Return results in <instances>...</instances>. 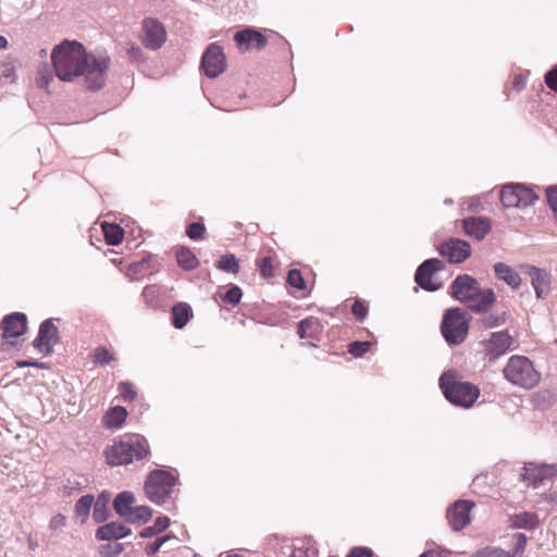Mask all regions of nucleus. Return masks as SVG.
Wrapping results in <instances>:
<instances>
[{"label": "nucleus", "mask_w": 557, "mask_h": 557, "mask_svg": "<svg viewBox=\"0 0 557 557\" xmlns=\"http://www.w3.org/2000/svg\"><path fill=\"white\" fill-rule=\"evenodd\" d=\"M52 64L61 81L71 82L84 76L88 89L97 90L103 87L109 58H96L88 54L84 46L77 41L65 40L57 46L51 53Z\"/></svg>", "instance_id": "nucleus-1"}, {"label": "nucleus", "mask_w": 557, "mask_h": 557, "mask_svg": "<svg viewBox=\"0 0 557 557\" xmlns=\"http://www.w3.org/2000/svg\"><path fill=\"white\" fill-rule=\"evenodd\" d=\"M451 296L475 312L487 311L495 302L493 289H481L479 282L468 275H458L450 285Z\"/></svg>", "instance_id": "nucleus-2"}, {"label": "nucleus", "mask_w": 557, "mask_h": 557, "mask_svg": "<svg viewBox=\"0 0 557 557\" xmlns=\"http://www.w3.org/2000/svg\"><path fill=\"white\" fill-rule=\"evenodd\" d=\"M150 456V446L143 435H132L114 442L104 449L107 463L111 467L125 466Z\"/></svg>", "instance_id": "nucleus-3"}, {"label": "nucleus", "mask_w": 557, "mask_h": 557, "mask_svg": "<svg viewBox=\"0 0 557 557\" xmlns=\"http://www.w3.org/2000/svg\"><path fill=\"white\" fill-rule=\"evenodd\" d=\"M440 386L447 400L462 408L472 407L480 396V388L462 381L456 371L444 372L440 377Z\"/></svg>", "instance_id": "nucleus-4"}, {"label": "nucleus", "mask_w": 557, "mask_h": 557, "mask_svg": "<svg viewBox=\"0 0 557 557\" xmlns=\"http://www.w3.org/2000/svg\"><path fill=\"white\" fill-rule=\"evenodd\" d=\"M504 377L515 386L532 389L539 385L541 373L525 356H511L503 369Z\"/></svg>", "instance_id": "nucleus-5"}, {"label": "nucleus", "mask_w": 557, "mask_h": 557, "mask_svg": "<svg viewBox=\"0 0 557 557\" xmlns=\"http://www.w3.org/2000/svg\"><path fill=\"white\" fill-rule=\"evenodd\" d=\"M441 332L449 345H460L467 338L469 320L463 309L451 308L444 313Z\"/></svg>", "instance_id": "nucleus-6"}, {"label": "nucleus", "mask_w": 557, "mask_h": 557, "mask_svg": "<svg viewBox=\"0 0 557 557\" xmlns=\"http://www.w3.org/2000/svg\"><path fill=\"white\" fill-rule=\"evenodd\" d=\"M177 479L165 470L150 472L145 482V494L154 504H163L170 496Z\"/></svg>", "instance_id": "nucleus-7"}, {"label": "nucleus", "mask_w": 557, "mask_h": 557, "mask_svg": "<svg viewBox=\"0 0 557 557\" xmlns=\"http://www.w3.org/2000/svg\"><path fill=\"white\" fill-rule=\"evenodd\" d=\"M537 198L531 187L519 183L507 184L500 191V200L507 208L527 207L533 205Z\"/></svg>", "instance_id": "nucleus-8"}, {"label": "nucleus", "mask_w": 557, "mask_h": 557, "mask_svg": "<svg viewBox=\"0 0 557 557\" xmlns=\"http://www.w3.org/2000/svg\"><path fill=\"white\" fill-rule=\"evenodd\" d=\"M515 341L508 331L491 333L488 338L480 342L481 352L490 362H494L511 349Z\"/></svg>", "instance_id": "nucleus-9"}, {"label": "nucleus", "mask_w": 557, "mask_h": 557, "mask_svg": "<svg viewBox=\"0 0 557 557\" xmlns=\"http://www.w3.org/2000/svg\"><path fill=\"white\" fill-rule=\"evenodd\" d=\"M166 37L164 25L157 18L146 17L141 22L139 39L145 48L158 50L164 45Z\"/></svg>", "instance_id": "nucleus-10"}, {"label": "nucleus", "mask_w": 557, "mask_h": 557, "mask_svg": "<svg viewBox=\"0 0 557 557\" xmlns=\"http://www.w3.org/2000/svg\"><path fill=\"white\" fill-rule=\"evenodd\" d=\"M444 269V263L440 259L425 260L417 270L414 280L419 286L429 292L437 290L441 283L437 282L435 275Z\"/></svg>", "instance_id": "nucleus-11"}, {"label": "nucleus", "mask_w": 557, "mask_h": 557, "mask_svg": "<svg viewBox=\"0 0 557 557\" xmlns=\"http://www.w3.org/2000/svg\"><path fill=\"white\" fill-rule=\"evenodd\" d=\"M201 67L206 75L211 78L223 73L226 69V60L222 47L211 44L202 55Z\"/></svg>", "instance_id": "nucleus-12"}, {"label": "nucleus", "mask_w": 557, "mask_h": 557, "mask_svg": "<svg viewBox=\"0 0 557 557\" xmlns=\"http://www.w3.org/2000/svg\"><path fill=\"white\" fill-rule=\"evenodd\" d=\"M441 256L447 258L450 263H461L471 255L470 245L459 238H450L437 248Z\"/></svg>", "instance_id": "nucleus-13"}, {"label": "nucleus", "mask_w": 557, "mask_h": 557, "mask_svg": "<svg viewBox=\"0 0 557 557\" xmlns=\"http://www.w3.org/2000/svg\"><path fill=\"white\" fill-rule=\"evenodd\" d=\"M557 474V468L554 465H537L529 462L524 466L521 474L522 480L534 486L552 480Z\"/></svg>", "instance_id": "nucleus-14"}, {"label": "nucleus", "mask_w": 557, "mask_h": 557, "mask_svg": "<svg viewBox=\"0 0 557 557\" xmlns=\"http://www.w3.org/2000/svg\"><path fill=\"white\" fill-rule=\"evenodd\" d=\"M515 549L512 552H505L498 547L487 546L473 553L470 557H522L527 546V535L523 533H516L513 535Z\"/></svg>", "instance_id": "nucleus-15"}, {"label": "nucleus", "mask_w": 557, "mask_h": 557, "mask_svg": "<svg viewBox=\"0 0 557 557\" xmlns=\"http://www.w3.org/2000/svg\"><path fill=\"white\" fill-rule=\"evenodd\" d=\"M473 507L474 503L470 500H458L448 509L447 519L455 531H460L470 523V511Z\"/></svg>", "instance_id": "nucleus-16"}, {"label": "nucleus", "mask_w": 557, "mask_h": 557, "mask_svg": "<svg viewBox=\"0 0 557 557\" xmlns=\"http://www.w3.org/2000/svg\"><path fill=\"white\" fill-rule=\"evenodd\" d=\"M234 40L238 48L244 51H248L250 49L261 50L268 44L267 37L259 30L252 28H246L237 32L234 36Z\"/></svg>", "instance_id": "nucleus-17"}, {"label": "nucleus", "mask_w": 557, "mask_h": 557, "mask_svg": "<svg viewBox=\"0 0 557 557\" xmlns=\"http://www.w3.org/2000/svg\"><path fill=\"white\" fill-rule=\"evenodd\" d=\"M57 341V326L50 320H46L39 327L38 336L34 341V347L40 352L48 355L52 351V347Z\"/></svg>", "instance_id": "nucleus-18"}, {"label": "nucleus", "mask_w": 557, "mask_h": 557, "mask_svg": "<svg viewBox=\"0 0 557 557\" xmlns=\"http://www.w3.org/2000/svg\"><path fill=\"white\" fill-rule=\"evenodd\" d=\"M1 327L5 339L16 338L24 334L27 329L26 315L21 312L11 313L4 317L1 322Z\"/></svg>", "instance_id": "nucleus-19"}, {"label": "nucleus", "mask_w": 557, "mask_h": 557, "mask_svg": "<svg viewBox=\"0 0 557 557\" xmlns=\"http://www.w3.org/2000/svg\"><path fill=\"white\" fill-rule=\"evenodd\" d=\"M528 274L531 276V283L535 289L537 298H545L550 289L549 274L535 267H530Z\"/></svg>", "instance_id": "nucleus-20"}, {"label": "nucleus", "mask_w": 557, "mask_h": 557, "mask_svg": "<svg viewBox=\"0 0 557 557\" xmlns=\"http://www.w3.org/2000/svg\"><path fill=\"white\" fill-rule=\"evenodd\" d=\"M462 224L465 233L478 240L483 239L491 230L490 221L486 218H467Z\"/></svg>", "instance_id": "nucleus-21"}, {"label": "nucleus", "mask_w": 557, "mask_h": 557, "mask_svg": "<svg viewBox=\"0 0 557 557\" xmlns=\"http://www.w3.org/2000/svg\"><path fill=\"white\" fill-rule=\"evenodd\" d=\"M131 534V529L119 522H110L99 527L96 537L99 541L120 540Z\"/></svg>", "instance_id": "nucleus-22"}, {"label": "nucleus", "mask_w": 557, "mask_h": 557, "mask_svg": "<svg viewBox=\"0 0 557 557\" xmlns=\"http://www.w3.org/2000/svg\"><path fill=\"white\" fill-rule=\"evenodd\" d=\"M323 332V325L320 320L309 317L298 323V335L300 338L319 339Z\"/></svg>", "instance_id": "nucleus-23"}, {"label": "nucleus", "mask_w": 557, "mask_h": 557, "mask_svg": "<svg viewBox=\"0 0 557 557\" xmlns=\"http://www.w3.org/2000/svg\"><path fill=\"white\" fill-rule=\"evenodd\" d=\"M175 258L178 265L185 271H191L198 268L199 260L194 251L186 246H180L175 249Z\"/></svg>", "instance_id": "nucleus-24"}, {"label": "nucleus", "mask_w": 557, "mask_h": 557, "mask_svg": "<svg viewBox=\"0 0 557 557\" xmlns=\"http://www.w3.org/2000/svg\"><path fill=\"white\" fill-rule=\"evenodd\" d=\"M171 315L173 326L183 329L193 318V310L188 304L178 302L173 306Z\"/></svg>", "instance_id": "nucleus-25"}, {"label": "nucleus", "mask_w": 557, "mask_h": 557, "mask_svg": "<svg viewBox=\"0 0 557 557\" xmlns=\"http://www.w3.org/2000/svg\"><path fill=\"white\" fill-rule=\"evenodd\" d=\"M127 418V411L122 406L110 408L102 418V423L108 429L121 428Z\"/></svg>", "instance_id": "nucleus-26"}, {"label": "nucleus", "mask_w": 557, "mask_h": 557, "mask_svg": "<svg viewBox=\"0 0 557 557\" xmlns=\"http://www.w3.org/2000/svg\"><path fill=\"white\" fill-rule=\"evenodd\" d=\"M494 271L499 280L505 281L512 288H517L521 284L519 274L509 265L498 262L494 265Z\"/></svg>", "instance_id": "nucleus-27"}, {"label": "nucleus", "mask_w": 557, "mask_h": 557, "mask_svg": "<svg viewBox=\"0 0 557 557\" xmlns=\"http://www.w3.org/2000/svg\"><path fill=\"white\" fill-rule=\"evenodd\" d=\"M134 495L131 492H122L115 497L113 507L119 516L125 519L128 512L134 508Z\"/></svg>", "instance_id": "nucleus-28"}, {"label": "nucleus", "mask_w": 557, "mask_h": 557, "mask_svg": "<svg viewBox=\"0 0 557 557\" xmlns=\"http://www.w3.org/2000/svg\"><path fill=\"white\" fill-rule=\"evenodd\" d=\"M90 359L94 363L108 366L116 361V356L112 349L106 346H99L91 351Z\"/></svg>", "instance_id": "nucleus-29"}, {"label": "nucleus", "mask_w": 557, "mask_h": 557, "mask_svg": "<svg viewBox=\"0 0 557 557\" xmlns=\"http://www.w3.org/2000/svg\"><path fill=\"white\" fill-rule=\"evenodd\" d=\"M170 525V518L166 517V516H162V517H158L153 524L150 525V527H147V528H144L139 535L143 537V539H148V537H153V536H157L159 534H161L162 532H164Z\"/></svg>", "instance_id": "nucleus-30"}, {"label": "nucleus", "mask_w": 557, "mask_h": 557, "mask_svg": "<svg viewBox=\"0 0 557 557\" xmlns=\"http://www.w3.org/2000/svg\"><path fill=\"white\" fill-rule=\"evenodd\" d=\"M102 231L104 239L109 245H119L124 238V231L121 226L113 223H103Z\"/></svg>", "instance_id": "nucleus-31"}, {"label": "nucleus", "mask_w": 557, "mask_h": 557, "mask_svg": "<svg viewBox=\"0 0 557 557\" xmlns=\"http://www.w3.org/2000/svg\"><path fill=\"white\" fill-rule=\"evenodd\" d=\"M152 517V510L148 506H134L125 521L128 523H146Z\"/></svg>", "instance_id": "nucleus-32"}, {"label": "nucleus", "mask_w": 557, "mask_h": 557, "mask_svg": "<svg viewBox=\"0 0 557 557\" xmlns=\"http://www.w3.org/2000/svg\"><path fill=\"white\" fill-rule=\"evenodd\" d=\"M216 268L221 271L237 274L239 272V263L235 255L227 253L221 257L216 262Z\"/></svg>", "instance_id": "nucleus-33"}, {"label": "nucleus", "mask_w": 557, "mask_h": 557, "mask_svg": "<svg viewBox=\"0 0 557 557\" xmlns=\"http://www.w3.org/2000/svg\"><path fill=\"white\" fill-rule=\"evenodd\" d=\"M94 504L92 495L82 496L75 504V513L83 519H86L89 515L90 508Z\"/></svg>", "instance_id": "nucleus-34"}, {"label": "nucleus", "mask_w": 557, "mask_h": 557, "mask_svg": "<svg viewBox=\"0 0 557 557\" xmlns=\"http://www.w3.org/2000/svg\"><path fill=\"white\" fill-rule=\"evenodd\" d=\"M506 321L505 313H491L479 320L481 326L485 330L497 327Z\"/></svg>", "instance_id": "nucleus-35"}, {"label": "nucleus", "mask_w": 557, "mask_h": 557, "mask_svg": "<svg viewBox=\"0 0 557 557\" xmlns=\"http://www.w3.org/2000/svg\"><path fill=\"white\" fill-rule=\"evenodd\" d=\"M206 226L200 222L190 223L186 227V235L193 240H202L206 238Z\"/></svg>", "instance_id": "nucleus-36"}, {"label": "nucleus", "mask_w": 557, "mask_h": 557, "mask_svg": "<svg viewBox=\"0 0 557 557\" xmlns=\"http://www.w3.org/2000/svg\"><path fill=\"white\" fill-rule=\"evenodd\" d=\"M257 267L260 271V274L265 277L274 276V267H273V258L270 256L262 257L257 261Z\"/></svg>", "instance_id": "nucleus-37"}, {"label": "nucleus", "mask_w": 557, "mask_h": 557, "mask_svg": "<svg viewBox=\"0 0 557 557\" xmlns=\"http://www.w3.org/2000/svg\"><path fill=\"white\" fill-rule=\"evenodd\" d=\"M175 536L171 533L160 536L156 541L146 544V546L144 547V550L148 556H153L154 554H157L159 552V549L161 548V546L164 543H166L168 541H170Z\"/></svg>", "instance_id": "nucleus-38"}, {"label": "nucleus", "mask_w": 557, "mask_h": 557, "mask_svg": "<svg viewBox=\"0 0 557 557\" xmlns=\"http://www.w3.org/2000/svg\"><path fill=\"white\" fill-rule=\"evenodd\" d=\"M117 391L125 401H134L137 397V392L131 382H121Z\"/></svg>", "instance_id": "nucleus-39"}, {"label": "nucleus", "mask_w": 557, "mask_h": 557, "mask_svg": "<svg viewBox=\"0 0 557 557\" xmlns=\"http://www.w3.org/2000/svg\"><path fill=\"white\" fill-rule=\"evenodd\" d=\"M243 297V292L242 289L236 286V285H233L223 296H222V300L226 304H230L232 306H236L237 304H239L240 299Z\"/></svg>", "instance_id": "nucleus-40"}, {"label": "nucleus", "mask_w": 557, "mask_h": 557, "mask_svg": "<svg viewBox=\"0 0 557 557\" xmlns=\"http://www.w3.org/2000/svg\"><path fill=\"white\" fill-rule=\"evenodd\" d=\"M52 81H53V75L47 66H44L42 69H40L38 71L37 77H36V84L39 88L47 89L49 84Z\"/></svg>", "instance_id": "nucleus-41"}, {"label": "nucleus", "mask_w": 557, "mask_h": 557, "mask_svg": "<svg viewBox=\"0 0 557 557\" xmlns=\"http://www.w3.org/2000/svg\"><path fill=\"white\" fill-rule=\"evenodd\" d=\"M287 283L299 290L306 288L305 280L299 270L293 269L287 274Z\"/></svg>", "instance_id": "nucleus-42"}, {"label": "nucleus", "mask_w": 557, "mask_h": 557, "mask_svg": "<svg viewBox=\"0 0 557 557\" xmlns=\"http://www.w3.org/2000/svg\"><path fill=\"white\" fill-rule=\"evenodd\" d=\"M370 342H352L348 346V351L355 357H361L370 349Z\"/></svg>", "instance_id": "nucleus-43"}, {"label": "nucleus", "mask_w": 557, "mask_h": 557, "mask_svg": "<svg viewBox=\"0 0 557 557\" xmlns=\"http://www.w3.org/2000/svg\"><path fill=\"white\" fill-rule=\"evenodd\" d=\"M351 312L357 320L362 321L368 314V306L362 300L356 299Z\"/></svg>", "instance_id": "nucleus-44"}, {"label": "nucleus", "mask_w": 557, "mask_h": 557, "mask_svg": "<svg viewBox=\"0 0 557 557\" xmlns=\"http://www.w3.org/2000/svg\"><path fill=\"white\" fill-rule=\"evenodd\" d=\"M94 520L96 522H103L108 518V509L107 505L103 503H100V499H98L95 504L94 513H92Z\"/></svg>", "instance_id": "nucleus-45"}, {"label": "nucleus", "mask_w": 557, "mask_h": 557, "mask_svg": "<svg viewBox=\"0 0 557 557\" xmlns=\"http://www.w3.org/2000/svg\"><path fill=\"white\" fill-rule=\"evenodd\" d=\"M544 82L550 90L557 92V64L545 74Z\"/></svg>", "instance_id": "nucleus-46"}, {"label": "nucleus", "mask_w": 557, "mask_h": 557, "mask_svg": "<svg viewBox=\"0 0 557 557\" xmlns=\"http://www.w3.org/2000/svg\"><path fill=\"white\" fill-rule=\"evenodd\" d=\"M546 196L552 210L557 213V186L547 188Z\"/></svg>", "instance_id": "nucleus-47"}, {"label": "nucleus", "mask_w": 557, "mask_h": 557, "mask_svg": "<svg viewBox=\"0 0 557 557\" xmlns=\"http://www.w3.org/2000/svg\"><path fill=\"white\" fill-rule=\"evenodd\" d=\"M66 518L62 513L53 516L50 520L49 527L51 530H59L65 525Z\"/></svg>", "instance_id": "nucleus-48"}, {"label": "nucleus", "mask_w": 557, "mask_h": 557, "mask_svg": "<svg viewBox=\"0 0 557 557\" xmlns=\"http://www.w3.org/2000/svg\"><path fill=\"white\" fill-rule=\"evenodd\" d=\"M347 557H373V553L367 547H355L350 550Z\"/></svg>", "instance_id": "nucleus-49"}, {"label": "nucleus", "mask_w": 557, "mask_h": 557, "mask_svg": "<svg viewBox=\"0 0 557 557\" xmlns=\"http://www.w3.org/2000/svg\"><path fill=\"white\" fill-rule=\"evenodd\" d=\"M512 88L517 91L522 90L527 85V78L522 74H517L513 76L511 82Z\"/></svg>", "instance_id": "nucleus-50"}, {"label": "nucleus", "mask_w": 557, "mask_h": 557, "mask_svg": "<svg viewBox=\"0 0 557 557\" xmlns=\"http://www.w3.org/2000/svg\"><path fill=\"white\" fill-rule=\"evenodd\" d=\"M16 366L18 368H25V367H35V368H39V369L48 368L46 366V363H44V362L29 361V360H18V361H16Z\"/></svg>", "instance_id": "nucleus-51"}, {"label": "nucleus", "mask_w": 557, "mask_h": 557, "mask_svg": "<svg viewBox=\"0 0 557 557\" xmlns=\"http://www.w3.org/2000/svg\"><path fill=\"white\" fill-rule=\"evenodd\" d=\"M128 54L132 59H134L136 61L140 60V58L143 57L141 49L137 46H132L128 49Z\"/></svg>", "instance_id": "nucleus-52"}, {"label": "nucleus", "mask_w": 557, "mask_h": 557, "mask_svg": "<svg viewBox=\"0 0 557 557\" xmlns=\"http://www.w3.org/2000/svg\"><path fill=\"white\" fill-rule=\"evenodd\" d=\"M8 47V40L4 36L0 35V49H5Z\"/></svg>", "instance_id": "nucleus-53"}, {"label": "nucleus", "mask_w": 557, "mask_h": 557, "mask_svg": "<svg viewBox=\"0 0 557 557\" xmlns=\"http://www.w3.org/2000/svg\"><path fill=\"white\" fill-rule=\"evenodd\" d=\"M436 553L434 550H426L423 554H421L419 557H435Z\"/></svg>", "instance_id": "nucleus-54"}, {"label": "nucleus", "mask_w": 557, "mask_h": 557, "mask_svg": "<svg viewBox=\"0 0 557 557\" xmlns=\"http://www.w3.org/2000/svg\"><path fill=\"white\" fill-rule=\"evenodd\" d=\"M3 76L10 77L13 75V69H7L5 72L2 73Z\"/></svg>", "instance_id": "nucleus-55"}, {"label": "nucleus", "mask_w": 557, "mask_h": 557, "mask_svg": "<svg viewBox=\"0 0 557 557\" xmlns=\"http://www.w3.org/2000/svg\"><path fill=\"white\" fill-rule=\"evenodd\" d=\"M143 265H144V263H135L132 265V268H138V267H143Z\"/></svg>", "instance_id": "nucleus-56"}, {"label": "nucleus", "mask_w": 557, "mask_h": 557, "mask_svg": "<svg viewBox=\"0 0 557 557\" xmlns=\"http://www.w3.org/2000/svg\"><path fill=\"white\" fill-rule=\"evenodd\" d=\"M480 480V476H476L474 480H473V484L475 485Z\"/></svg>", "instance_id": "nucleus-57"}]
</instances>
